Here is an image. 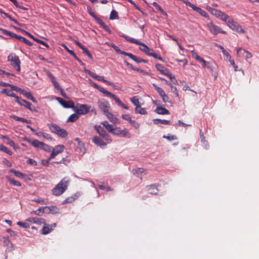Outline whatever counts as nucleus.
<instances>
[{"mask_svg":"<svg viewBox=\"0 0 259 259\" xmlns=\"http://www.w3.org/2000/svg\"><path fill=\"white\" fill-rule=\"evenodd\" d=\"M69 180L67 178H63L52 190V194L60 196L67 189Z\"/></svg>","mask_w":259,"mask_h":259,"instance_id":"obj_1","label":"nucleus"},{"mask_svg":"<svg viewBox=\"0 0 259 259\" xmlns=\"http://www.w3.org/2000/svg\"><path fill=\"white\" fill-rule=\"evenodd\" d=\"M48 125L50 131L58 136L62 138H65L67 136L68 133L63 128H61L57 124L51 123L48 124Z\"/></svg>","mask_w":259,"mask_h":259,"instance_id":"obj_2","label":"nucleus"},{"mask_svg":"<svg viewBox=\"0 0 259 259\" xmlns=\"http://www.w3.org/2000/svg\"><path fill=\"white\" fill-rule=\"evenodd\" d=\"M8 60L11 62V65L14 69H15L18 72L20 71L21 61L18 56H17L15 54L12 53L8 56Z\"/></svg>","mask_w":259,"mask_h":259,"instance_id":"obj_3","label":"nucleus"},{"mask_svg":"<svg viewBox=\"0 0 259 259\" xmlns=\"http://www.w3.org/2000/svg\"><path fill=\"white\" fill-rule=\"evenodd\" d=\"M91 107L87 104H77L73 108L74 111L78 114L84 115L90 112Z\"/></svg>","mask_w":259,"mask_h":259,"instance_id":"obj_4","label":"nucleus"},{"mask_svg":"<svg viewBox=\"0 0 259 259\" xmlns=\"http://www.w3.org/2000/svg\"><path fill=\"white\" fill-rule=\"evenodd\" d=\"M231 29L236 31L238 33H243L245 32V30L243 29L242 26L240 25L237 22L234 21L232 19L231 21H229V23L227 25Z\"/></svg>","mask_w":259,"mask_h":259,"instance_id":"obj_5","label":"nucleus"},{"mask_svg":"<svg viewBox=\"0 0 259 259\" xmlns=\"http://www.w3.org/2000/svg\"><path fill=\"white\" fill-rule=\"evenodd\" d=\"M95 128L96 129L97 132L100 135V136L104 138L106 141H107L108 143L111 142V139L103 127L100 125H96L95 126Z\"/></svg>","mask_w":259,"mask_h":259,"instance_id":"obj_6","label":"nucleus"},{"mask_svg":"<svg viewBox=\"0 0 259 259\" xmlns=\"http://www.w3.org/2000/svg\"><path fill=\"white\" fill-rule=\"evenodd\" d=\"M237 55L238 57L244 58L246 59L251 58L252 56L251 54L248 51L242 49V48H239L237 49Z\"/></svg>","mask_w":259,"mask_h":259,"instance_id":"obj_7","label":"nucleus"},{"mask_svg":"<svg viewBox=\"0 0 259 259\" xmlns=\"http://www.w3.org/2000/svg\"><path fill=\"white\" fill-rule=\"evenodd\" d=\"M65 149V147L63 145H59L55 147L50 156V159H53L58 154L62 152Z\"/></svg>","mask_w":259,"mask_h":259,"instance_id":"obj_8","label":"nucleus"},{"mask_svg":"<svg viewBox=\"0 0 259 259\" xmlns=\"http://www.w3.org/2000/svg\"><path fill=\"white\" fill-rule=\"evenodd\" d=\"M191 53L192 54V56L194 59L198 61L199 63L202 64V67L203 68H206L207 65L208 64L209 62L206 61L202 58L198 56L194 51H192Z\"/></svg>","mask_w":259,"mask_h":259,"instance_id":"obj_9","label":"nucleus"},{"mask_svg":"<svg viewBox=\"0 0 259 259\" xmlns=\"http://www.w3.org/2000/svg\"><path fill=\"white\" fill-rule=\"evenodd\" d=\"M0 32H1V33L3 34L6 35H9L13 38H16V39H17L20 41L22 40V39L24 37L22 36L18 35L14 32L9 31L7 30H6V29H4L3 28H0Z\"/></svg>","mask_w":259,"mask_h":259,"instance_id":"obj_10","label":"nucleus"},{"mask_svg":"<svg viewBox=\"0 0 259 259\" xmlns=\"http://www.w3.org/2000/svg\"><path fill=\"white\" fill-rule=\"evenodd\" d=\"M0 32H1V33L3 34L6 35H9L13 38H16V39H17L20 41L22 40V39L24 37L22 36L18 35L14 32L9 31L7 30H6V29H4L3 28H0Z\"/></svg>","mask_w":259,"mask_h":259,"instance_id":"obj_11","label":"nucleus"},{"mask_svg":"<svg viewBox=\"0 0 259 259\" xmlns=\"http://www.w3.org/2000/svg\"><path fill=\"white\" fill-rule=\"evenodd\" d=\"M210 32L213 35H217L219 33L220 28L219 26L214 25L212 22H210L207 25Z\"/></svg>","mask_w":259,"mask_h":259,"instance_id":"obj_12","label":"nucleus"},{"mask_svg":"<svg viewBox=\"0 0 259 259\" xmlns=\"http://www.w3.org/2000/svg\"><path fill=\"white\" fill-rule=\"evenodd\" d=\"M145 53L149 56L154 58L155 59H158L161 61H163V59L161 56L157 54L153 49H150L149 47L147 48L146 52Z\"/></svg>","mask_w":259,"mask_h":259,"instance_id":"obj_13","label":"nucleus"},{"mask_svg":"<svg viewBox=\"0 0 259 259\" xmlns=\"http://www.w3.org/2000/svg\"><path fill=\"white\" fill-rule=\"evenodd\" d=\"M99 107L103 111L105 114L109 112V104L107 101H102L99 103Z\"/></svg>","mask_w":259,"mask_h":259,"instance_id":"obj_14","label":"nucleus"},{"mask_svg":"<svg viewBox=\"0 0 259 259\" xmlns=\"http://www.w3.org/2000/svg\"><path fill=\"white\" fill-rule=\"evenodd\" d=\"M131 101L136 106V107L144 104V102L142 98L138 96H135L132 98H131Z\"/></svg>","mask_w":259,"mask_h":259,"instance_id":"obj_15","label":"nucleus"},{"mask_svg":"<svg viewBox=\"0 0 259 259\" xmlns=\"http://www.w3.org/2000/svg\"><path fill=\"white\" fill-rule=\"evenodd\" d=\"M84 71L87 73L90 76L93 77L94 78L97 79L98 81H102L103 82H106V80L104 78L103 76H100L96 74L95 73L92 72L89 70L85 69Z\"/></svg>","mask_w":259,"mask_h":259,"instance_id":"obj_16","label":"nucleus"},{"mask_svg":"<svg viewBox=\"0 0 259 259\" xmlns=\"http://www.w3.org/2000/svg\"><path fill=\"white\" fill-rule=\"evenodd\" d=\"M131 42L135 43L137 45H140V47H139V49L144 53L146 52V50L148 48V47L144 43H142L134 38H131Z\"/></svg>","mask_w":259,"mask_h":259,"instance_id":"obj_17","label":"nucleus"},{"mask_svg":"<svg viewBox=\"0 0 259 259\" xmlns=\"http://www.w3.org/2000/svg\"><path fill=\"white\" fill-rule=\"evenodd\" d=\"M92 141L94 144L100 147L106 146V143L97 136H94L93 138Z\"/></svg>","mask_w":259,"mask_h":259,"instance_id":"obj_18","label":"nucleus"},{"mask_svg":"<svg viewBox=\"0 0 259 259\" xmlns=\"http://www.w3.org/2000/svg\"><path fill=\"white\" fill-rule=\"evenodd\" d=\"M127 131L125 130H121L119 127H115L114 128L112 134L117 136L124 137L126 135Z\"/></svg>","mask_w":259,"mask_h":259,"instance_id":"obj_19","label":"nucleus"},{"mask_svg":"<svg viewBox=\"0 0 259 259\" xmlns=\"http://www.w3.org/2000/svg\"><path fill=\"white\" fill-rule=\"evenodd\" d=\"M147 190L150 194L156 195L158 192L157 186L155 184H152L146 187Z\"/></svg>","mask_w":259,"mask_h":259,"instance_id":"obj_20","label":"nucleus"},{"mask_svg":"<svg viewBox=\"0 0 259 259\" xmlns=\"http://www.w3.org/2000/svg\"><path fill=\"white\" fill-rule=\"evenodd\" d=\"M155 112L157 114L161 115H168L170 113L168 110L162 106L157 107L156 108Z\"/></svg>","mask_w":259,"mask_h":259,"instance_id":"obj_21","label":"nucleus"},{"mask_svg":"<svg viewBox=\"0 0 259 259\" xmlns=\"http://www.w3.org/2000/svg\"><path fill=\"white\" fill-rule=\"evenodd\" d=\"M206 9L208 11V12L212 15L215 16L217 18H219L220 15L222 13V11L214 8H212L209 6H207L206 7Z\"/></svg>","mask_w":259,"mask_h":259,"instance_id":"obj_22","label":"nucleus"},{"mask_svg":"<svg viewBox=\"0 0 259 259\" xmlns=\"http://www.w3.org/2000/svg\"><path fill=\"white\" fill-rule=\"evenodd\" d=\"M155 67L158 71H159L161 74L166 76V74L170 72L166 68H165L162 65L160 64H156Z\"/></svg>","mask_w":259,"mask_h":259,"instance_id":"obj_23","label":"nucleus"},{"mask_svg":"<svg viewBox=\"0 0 259 259\" xmlns=\"http://www.w3.org/2000/svg\"><path fill=\"white\" fill-rule=\"evenodd\" d=\"M27 141L34 147L40 149L43 144V142H40L37 140H27Z\"/></svg>","mask_w":259,"mask_h":259,"instance_id":"obj_24","label":"nucleus"},{"mask_svg":"<svg viewBox=\"0 0 259 259\" xmlns=\"http://www.w3.org/2000/svg\"><path fill=\"white\" fill-rule=\"evenodd\" d=\"M133 174L135 177H137L138 178H139L140 181H141L142 180L141 176L143 172H144V170L143 168H137L133 169L132 170Z\"/></svg>","mask_w":259,"mask_h":259,"instance_id":"obj_25","label":"nucleus"},{"mask_svg":"<svg viewBox=\"0 0 259 259\" xmlns=\"http://www.w3.org/2000/svg\"><path fill=\"white\" fill-rule=\"evenodd\" d=\"M23 95H24L26 98L28 99L31 100L33 103H37L35 99L33 97L32 94L30 92H27L26 91L23 90L21 91V93Z\"/></svg>","mask_w":259,"mask_h":259,"instance_id":"obj_26","label":"nucleus"},{"mask_svg":"<svg viewBox=\"0 0 259 259\" xmlns=\"http://www.w3.org/2000/svg\"><path fill=\"white\" fill-rule=\"evenodd\" d=\"M53 228L52 226L50 225H47L46 223L44 224V226L43 227L41 230V234L43 235H47L50 233L53 230Z\"/></svg>","mask_w":259,"mask_h":259,"instance_id":"obj_27","label":"nucleus"},{"mask_svg":"<svg viewBox=\"0 0 259 259\" xmlns=\"http://www.w3.org/2000/svg\"><path fill=\"white\" fill-rule=\"evenodd\" d=\"M4 245L8 247V248L12 250L13 249V245L8 237H4L3 238Z\"/></svg>","mask_w":259,"mask_h":259,"instance_id":"obj_28","label":"nucleus"},{"mask_svg":"<svg viewBox=\"0 0 259 259\" xmlns=\"http://www.w3.org/2000/svg\"><path fill=\"white\" fill-rule=\"evenodd\" d=\"M1 93L2 94H6L7 96L9 97H14L15 99L17 97L16 94L14 93L12 90H10L8 89H4L2 90H1Z\"/></svg>","mask_w":259,"mask_h":259,"instance_id":"obj_29","label":"nucleus"},{"mask_svg":"<svg viewBox=\"0 0 259 259\" xmlns=\"http://www.w3.org/2000/svg\"><path fill=\"white\" fill-rule=\"evenodd\" d=\"M105 115L111 122L114 123H117L119 122V119L116 117L115 115H114L112 113L109 112Z\"/></svg>","mask_w":259,"mask_h":259,"instance_id":"obj_30","label":"nucleus"},{"mask_svg":"<svg viewBox=\"0 0 259 259\" xmlns=\"http://www.w3.org/2000/svg\"><path fill=\"white\" fill-rule=\"evenodd\" d=\"M219 18L221 19L222 21L225 22L227 25L229 23V21H231V20L232 19V18L230 17L229 15H227L226 14L223 12H222L220 16L219 17Z\"/></svg>","mask_w":259,"mask_h":259,"instance_id":"obj_31","label":"nucleus"},{"mask_svg":"<svg viewBox=\"0 0 259 259\" xmlns=\"http://www.w3.org/2000/svg\"><path fill=\"white\" fill-rule=\"evenodd\" d=\"M49 76L55 88L59 91L61 90L62 89L60 87L59 83L56 81L55 77L52 74H50Z\"/></svg>","mask_w":259,"mask_h":259,"instance_id":"obj_32","label":"nucleus"},{"mask_svg":"<svg viewBox=\"0 0 259 259\" xmlns=\"http://www.w3.org/2000/svg\"><path fill=\"white\" fill-rule=\"evenodd\" d=\"M10 172L14 174L15 175V176L18 178L24 179H26V175H25L24 174H23L21 172L17 171L14 169H11L10 170Z\"/></svg>","mask_w":259,"mask_h":259,"instance_id":"obj_33","label":"nucleus"},{"mask_svg":"<svg viewBox=\"0 0 259 259\" xmlns=\"http://www.w3.org/2000/svg\"><path fill=\"white\" fill-rule=\"evenodd\" d=\"M153 121L155 124H158L159 123H161L163 124L169 125L171 123L170 120L165 119H160L158 118L154 119Z\"/></svg>","mask_w":259,"mask_h":259,"instance_id":"obj_34","label":"nucleus"},{"mask_svg":"<svg viewBox=\"0 0 259 259\" xmlns=\"http://www.w3.org/2000/svg\"><path fill=\"white\" fill-rule=\"evenodd\" d=\"M96 20L97 23L106 31L109 32L110 29L107 25L105 24V23L103 22V21L99 18H96Z\"/></svg>","mask_w":259,"mask_h":259,"instance_id":"obj_35","label":"nucleus"},{"mask_svg":"<svg viewBox=\"0 0 259 259\" xmlns=\"http://www.w3.org/2000/svg\"><path fill=\"white\" fill-rule=\"evenodd\" d=\"M193 10L204 17H207L208 16V14L205 11L203 10L199 7H196V6L194 7Z\"/></svg>","mask_w":259,"mask_h":259,"instance_id":"obj_36","label":"nucleus"},{"mask_svg":"<svg viewBox=\"0 0 259 259\" xmlns=\"http://www.w3.org/2000/svg\"><path fill=\"white\" fill-rule=\"evenodd\" d=\"M102 124L109 132L112 133L114 128L111 124H109L108 121H104L102 122Z\"/></svg>","mask_w":259,"mask_h":259,"instance_id":"obj_37","label":"nucleus"},{"mask_svg":"<svg viewBox=\"0 0 259 259\" xmlns=\"http://www.w3.org/2000/svg\"><path fill=\"white\" fill-rule=\"evenodd\" d=\"M64 108H72L74 107V103L73 101L70 100V101H65L64 104H63V106Z\"/></svg>","mask_w":259,"mask_h":259,"instance_id":"obj_38","label":"nucleus"},{"mask_svg":"<svg viewBox=\"0 0 259 259\" xmlns=\"http://www.w3.org/2000/svg\"><path fill=\"white\" fill-rule=\"evenodd\" d=\"M36 135H37L38 137H42L45 139L47 140H51L52 139L51 135L49 134L43 133V132H37L36 133Z\"/></svg>","mask_w":259,"mask_h":259,"instance_id":"obj_39","label":"nucleus"},{"mask_svg":"<svg viewBox=\"0 0 259 259\" xmlns=\"http://www.w3.org/2000/svg\"><path fill=\"white\" fill-rule=\"evenodd\" d=\"M79 118L78 114L76 113H73L71 114L67 119V122H75Z\"/></svg>","mask_w":259,"mask_h":259,"instance_id":"obj_40","label":"nucleus"},{"mask_svg":"<svg viewBox=\"0 0 259 259\" xmlns=\"http://www.w3.org/2000/svg\"><path fill=\"white\" fill-rule=\"evenodd\" d=\"M0 13L4 14L6 17L9 19L10 20L14 22L15 23L21 25L20 23L18 22L17 20L16 19L13 18L10 15H9L8 14L5 13L4 12L2 9H0Z\"/></svg>","mask_w":259,"mask_h":259,"instance_id":"obj_41","label":"nucleus"},{"mask_svg":"<svg viewBox=\"0 0 259 259\" xmlns=\"http://www.w3.org/2000/svg\"><path fill=\"white\" fill-rule=\"evenodd\" d=\"M142 105L136 107L135 108V112L136 113H139L142 115H145L147 113L146 109L144 108L141 107Z\"/></svg>","mask_w":259,"mask_h":259,"instance_id":"obj_42","label":"nucleus"},{"mask_svg":"<svg viewBox=\"0 0 259 259\" xmlns=\"http://www.w3.org/2000/svg\"><path fill=\"white\" fill-rule=\"evenodd\" d=\"M11 117L16 121H19L22 122H26L28 123H31V121L30 120H27L25 118L20 117L16 115H12Z\"/></svg>","mask_w":259,"mask_h":259,"instance_id":"obj_43","label":"nucleus"},{"mask_svg":"<svg viewBox=\"0 0 259 259\" xmlns=\"http://www.w3.org/2000/svg\"><path fill=\"white\" fill-rule=\"evenodd\" d=\"M131 59L133 60L134 61H135L137 63H147V61L144 59H142L140 58H139L133 54H131Z\"/></svg>","mask_w":259,"mask_h":259,"instance_id":"obj_44","label":"nucleus"},{"mask_svg":"<svg viewBox=\"0 0 259 259\" xmlns=\"http://www.w3.org/2000/svg\"><path fill=\"white\" fill-rule=\"evenodd\" d=\"M6 178L8 181L11 183V184L18 187H20L21 186V184L20 182L15 180L11 178L10 177L7 176Z\"/></svg>","mask_w":259,"mask_h":259,"instance_id":"obj_45","label":"nucleus"},{"mask_svg":"<svg viewBox=\"0 0 259 259\" xmlns=\"http://www.w3.org/2000/svg\"><path fill=\"white\" fill-rule=\"evenodd\" d=\"M152 5L156 10L159 11L163 15L167 16L166 13L165 11H164L162 8L156 2H154L152 3Z\"/></svg>","mask_w":259,"mask_h":259,"instance_id":"obj_46","label":"nucleus"},{"mask_svg":"<svg viewBox=\"0 0 259 259\" xmlns=\"http://www.w3.org/2000/svg\"><path fill=\"white\" fill-rule=\"evenodd\" d=\"M61 46L66 50V51L68 53H69L71 55H72L76 60H77L78 59V58L76 56L74 52L73 51L69 50L65 44H62Z\"/></svg>","mask_w":259,"mask_h":259,"instance_id":"obj_47","label":"nucleus"},{"mask_svg":"<svg viewBox=\"0 0 259 259\" xmlns=\"http://www.w3.org/2000/svg\"><path fill=\"white\" fill-rule=\"evenodd\" d=\"M0 151L4 152L10 155H11L13 153L7 147L2 144L0 145Z\"/></svg>","mask_w":259,"mask_h":259,"instance_id":"obj_48","label":"nucleus"},{"mask_svg":"<svg viewBox=\"0 0 259 259\" xmlns=\"http://www.w3.org/2000/svg\"><path fill=\"white\" fill-rule=\"evenodd\" d=\"M47 209H50V213H51L52 214H57L59 212V209L56 206H54V205L49 206L48 208H47Z\"/></svg>","mask_w":259,"mask_h":259,"instance_id":"obj_49","label":"nucleus"},{"mask_svg":"<svg viewBox=\"0 0 259 259\" xmlns=\"http://www.w3.org/2000/svg\"><path fill=\"white\" fill-rule=\"evenodd\" d=\"M166 76L168 77L171 81L175 84L177 85L178 84V82L177 80L176 79L175 76H174L170 72H169L168 74H166Z\"/></svg>","mask_w":259,"mask_h":259,"instance_id":"obj_50","label":"nucleus"},{"mask_svg":"<svg viewBox=\"0 0 259 259\" xmlns=\"http://www.w3.org/2000/svg\"><path fill=\"white\" fill-rule=\"evenodd\" d=\"M98 90L101 93L104 94L107 96L110 97V96H113V94L112 93L108 92V91H107L102 87H99Z\"/></svg>","mask_w":259,"mask_h":259,"instance_id":"obj_51","label":"nucleus"},{"mask_svg":"<svg viewBox=\"0 0 259 259\" xmlns=\"http://www.w3.org/2000/svg\"><path fill=\"white\" fill-rule=\"evenodd\" d=\"M152 85H153L154 89L157 92V93L159 94L160 96H161V95L164 94V93H165V92L162 90V89L158 87L156 84L153 83Z\"/></svg>","mask_w":259,"mask_h":259,"instance_id":"obj_52","label":"nucleus"},{"mask_svg":"<svg viewBox=\"0 0 259 259\" xmlns=\"http://www.w3.org/2000/svg\"><path fill=\"white\" fill-rule=\"evenodd\" d=\"M15 101L21 106H24L27 102V101L20 99L18 96L16 97Z\"/></svg>","mask_w":259,"mask_h":259,"instance_id":"obj_53","label":"nucleus"},{"mask_svg":"<svg viewBox=\"0 0 259 259\" xmlns=\"http://www.w3.org/2000/svg\"><path fill=\"white\" fill-rule=\"evenodd\" d=\"M118 18V13L115 10H112L110 13V19L111 20L116 19Z\"/></svg>","mask_w":259,"mask_h":259,"instance_id":"obj_54","label":"nucleus"},{"mask_svg":"<svg viewBox=\"0 0 259 259\" xmlns=\"http://www.w3.org/2000/svg\"><path fill=\"white\" fill-rule=\"evenodd\" d=\"M24 106H25L26 108L28 109L30 111L35 110V107L32 106V104L29 102L27 101V102Z\"/></svg>","mask_w":259,"mask_h":259,"instance_id":"obj_55","label":"nucleus"},{"mask_svg":"<svg viewBox=\"0 0 259 259\" xmlns=\"http://www.w3.org/2000/svg\"><path fill=\"white\" fill-rule=\"evenodd\" d=\"M10 87L11 88L12 91H15L17 92H19L20 93H21V91H23L22 89L19 88L18 87L11 84H10Z\"/></svg>","mask_w":259,"mask_h":259,"instance_id":"obj_56","label":"nucleus"},{"mask_svg":"<svg viewBox=\"0 0 259 259\" xmlns=\"http://www.w3.org/2000/svg\"><path fill=\"white\" fill-rule=\"evenodd\" d=\"M46 221L42 218H36L35 224L37 225L45 224Z\"/></svg>","mask_w":259,"mask_h":259,"instance_id":"obj_57","label":"nucleus"},{"mask_svg":"<svg viewBox=\"0 0 259 259\" xmlns=\"http://www.w3.org/2000/svg\"><path fill=\"white\" fill-rule=\"evenodd\" d=\"M131 69H133V70H136V71H139V72H141L142 73H143V74L144 75H147L148 74V72L143 70H142L141 69H139L138 68H136L134 66H133V65H131Z\"/></svg>","mask_w":259,"mask_h":259,"instance_id":"obj_58","label":"nucleus"},{"mask_svg":"<svg viewBox=\"0 0 259 259\" xmlns=\"http://www.w3.org/2000/svg\"><path fill=\"white\" fill-rule=\"evenodd\" d=\"M33 201H35L38 203H39V204H48V202L47 201L44 200V199H40V198H38V199H34L33 200Z\"/></svg>","mask_w":259,"mask_h":259,"instance_id":"obj_59","label":"nucleus"},{"mask_svg":"<svg viewBox=\"0 0 259 259\" xmlns=\"http://www.w3.org/2000/svg\"><path fill=\"white\" fill-rule=\"evenodd\" d=\"M40 149L46 151H50L51 150V147L48 145L43 143L41 147H40Z\"/></svg>","mask_w":259,"mask_h":259,"instance_id":"obj_60","label":"nucleus"},{"mask_svg":"<svg viewBox=\"0 0 259 259\" xmlns=\"http://www.w3.org/2000/svg\"><path fill=\"white\" fill-rule=\"evenodd\" d=\"M17 224L18 225H19V226H21L23 228H29V225L28 224L26 223H23V222H18Z\"/></svg>","mask_w":259,"mask_h":259,"instance_id":"obj_61","label":"nucleus"},{"mask_svg":"<svg viewBox=\"0 0 259 259\" xmlns=\"http://www.w3.org/2000/svg\"><path fill=\"white\" fill-rule=\"evenodd\" d=\"M75 199V197H69L67 198L64 201L63 203H71L73 201H74Z\"/></svg>","mask_w":259,"mask_h":259,"instance_id":"obj_62","label":"nucleus"},{"mask_svg":"<svg viewBox=\"0 0 259 259\" xmlns=\"http://www.w3.org/2000/svg\"><path fill=\"white\" fill-rule=\"evenodd\" d=\"M163 138L164 139H166L169 141H172L174 140L177 139V137L175 135H171V136H165L164 135L163 136Z\"/></svg>","mask_w":259,"mask_h":259,"instance_id":"obj_63","label":"nucleus"},{"mask_svg":"<svg viewBox=\"0 0 259 259\" xmlns=\"http://www.w3.org/2000/svg\"><path fill=\"white\" fill-rule=\"evenodd\" d=\"M206 68L209 69V71L211 72H212L215 69L213 63L210 62H208V64L207 65Z\"/></svg>","mask_w":259,"mask_h":259,"instance_id":"obj_64","label":"nucleus"}]
</instances>
